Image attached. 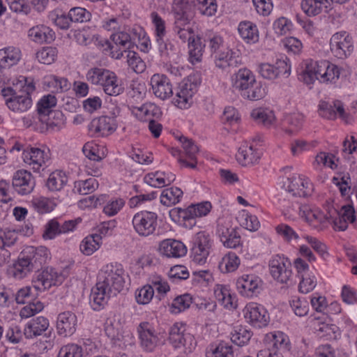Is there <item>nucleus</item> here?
Segmentation results:
<instances>
[{"instance_id":"obj_1","label":"nucleus","mask_w":357,"mask_h":357,"mask_svg":"<svg viewBox=\"0 0 357 357\" xmlns=\"http://www.w3.org/2000/svg\"><path fill=\"white\" fill-rule=\"evenodd\" d=\"M123 273L122 268L107 266L91 290V301L100 306L106 303L110 297L116 296L123 291L125 285Z\"/></svg>"},{"instance_id":"obj_2","label":"nucleus","mask_w":357,"mask_h":357,"mask_svg":"<svg viewBox=\"0 0 357 357\" xmlns=\"http://www.w3.org/2000/svg\"><path fill=\"white\" fill-rule=\"evenodd\" d=\"M35 91L32 81L26 77H20L12 86L4 87L1 91L7 107L14 112L22 114L32 106L31 94Z\"/></svg>"},{"instance_id":"obj_3","label":"nucleus","mask_w":357,"mask_h":357,"mask_svg":"<svg viewBox=\"0 0 357 357\" xmlns=\"http://www.w3.org/2000/svg\"><path fill=\"white\" fill-rule=\"evenodd\" d=\"M48 250L45 246L26 247L14 264L13 275L17 278H24L31 271H39L50 258Z\"/></svg>"},{"instance_id":"obj_4","label":"nucleus","mask_w":357,"mask_h":357,"mask_svg":"<svg viewBox=\"0 0 357 357\" xmlns=\"http://www.w3.org/2000/svg\"><path fill=\"white\" fill-rule=\"evenodd\" d=\"M38 289L40 287L38 286H34L33 289L30 287H26L20 289L17 292L15 295L16 302L18 304H27L20 311L21 317H31L43 309V304L37 299Z\"/></svg>"},{"instance_id":"obj_5","label":"nucleus","mask_w":357,"mask_h":357,"mask_svg":"<svg viewBox=\"0 0 357 357\" xmlns=\"http://www.w3.org/2000/svg\"><path fill=\"white\" fill-rule=\"evenodd\" d=\"M269 267L274 280L287 287L292 284L291 263L288 258L276 255L270 261Z\"/></svg>"},{"instance_id":"obj_6","label":"nucleus","mask_w":357,"mask_h":357,"mask_svg":"<svg viewBox=\"0 0 357 357\" xmlns=\"http://www.w3.org/2000/svg\"><path fill=\"white\" fill-rule=\"evenodd\" d=\"M158 215L155 213L143 211L132 218V225L136 232L142 236L152 234L157 227Z\"/></svg>"},{"instance_id":"obj_7","label":"nucleus","mask_w":357,"mask_h":357,"mask_svg":"<svg viewBox=\"0 0 357 357\" xmlns=\"http://www.w3.org/2000/svg\"><path fill=\"white\" fill-rule=\"evenodd\" d=\"M330 48L335 57L345 59L354 50L352 37L345 31L336 33L331 38Z\"/></svg>"},{"instance_id":"obj_8","label":"nucleus","mask_w":357,"mask_h":357,"mask_svg":"<svg viewBox=\"0 0 357 357\" xmlns=\"http://www.w3.org/2000/svg\"><path fill=\"white\" fill-rule=\"evenodd\" d=\"M211 248L209 235L204 231L196 234L192 240L191 257L193 261L203 264L206 261Z\"/></svg>"},{"instance_id":"obj_9","label":"nucleus","mask_w":357,"mask_h":357,"mask_svg":"<svg viewBox=\"0 0 357 357\" xmlns=\"http://www.w3.org/2000/svg\"><path fill=\"white\" fill-rule=\"evenodd\" d=\"M140 347L146 351H153L158 345L163 344L162 340L148 322H142L137 327Z\"/></svg>"},{"instance_id":"obj_10","label":"nucleus","mask_w":357,"mask_h":357,"mask_svg":"<svg viewBox=\"0 0 357 357\" xmlns=\"http://www.w3.org/2000/svg\"><path fill=\"white\" fill-rule=\"evenodd\" d=\"M197 91V84L190 79H184L178 85L174 104L181 109L188 108L192 102V96Z\"/></svg>"},{"instance_id":"obj_11","label":"nucleus","mask_w":357,"mask_h":357,"mask_svg":"<svg viewBox=\"0 0 357 357\" xmlns=\"http://www.w3.org/2000/svg\"><path fill=\"white\" fill-rule=\"evenodd\" d=\"M185 331L182 323L174 324L169 330V340L175 348L183 347L191 350L193 347V337L190 333H185Z\"/></svg>"},{"instance_id":"obj_12","label":"nucleus","mask_w":357,"mask_h":357,"mask_svg":"<svg viewBox=\"0 0 357 357\" xmlns=\"http://www.w3.org/2000/svg\"><path fill=\"white\" fill-rule=\"evenodd\" d=\"M328 66L330 63L328 61L306 62L305 69L301 75V78L307 84L313 83L315 79L321 82V79L324 77L323 74H325Z\"/></svg>"},{"instance_id":"obj_13","label":"nucleus","mask_w":357,"mask_h":357,"mask_svg":"<svg viewBox=\"0 0 357 357\" xmlns=\"http://www.w3.org/2000/svg\"><path fill=\"white\" fill-rule=\"evenodd\" d=\"M111 39L114 45L108 43V47L111 50L112 56L116 59H120L123 56L124 50H130L134 46L130 36L126 32L113 33Z\"/></svg>"},{"instance_id":"obj_14","label":"nucleus","mask_w":357,"mask_h":357,"mask_svg":"<svg viewBox=\"0 0 357 357\" xmlns=\"http://www.w3.org/2000/svg\"><path fill=\"white\" fill-rule=\"evenodd\" d=\"M12 185L18 194L25 195L33 191L36 183L33 176L29 172L18 170L14 174Z\"/></svg>"},{"instance_id":"obj_15","label":"nucleus","mask_w":357,"mask_h":357,"mask_svg":"<svg viewBox=\"0 0 357 357\" xmlns=\"http://www.w3.org/2000/svg\"><path fill=\"white\" fill-rule=\"evenodd\" d=\"M243 313L245 318L255 327L261 328L268 324L269 317L266 310L255 303L247 305Z\"/></svg>"},{"instance_id":"obj_16","label":"nucleus","mask_w":357,"mask_h":357,"mask_svg":"<svg viewBox=\"0 0 357 357\" xmlns=\"http://www.w3.org/2000/svg\"><path fill=\"white\" fill-rule=\"evenodd\" d=\"M311 183L304 182L301 178H283L282 188L293 196L306 197L311 195L312 188Z\"/></svg>"},{"instance_id":"obj_17","label":"nucleus","mask_w":357,"mask_h":357,"mask_svg":"<svg viewBox=\"0 0 357 357\" xmlns=\"http://www.w3.org/2000/svg\"><path fill=\"white\" fill-rule=\"evenodd\" d=\"M174 24L178 32L182 31L185 25L189 24L195 15V6L188 1H181L174 8Z\"/></svg>"},{"instance_id":"obj_18","label":"nucleus","mask_w":357,"mask_h":357,"mask_svg":"<svg viewBox=\"0 0 357 357\" xmlns=\"http://www.w3.org/2000/svg\"><path fill=\"white\" fill-rule=\"evenodd\" d=\"M77 324L76 315L70 311L60 313L57 317L56 329L59 335L70 336L76 331Z\"/></svg>"},{"instance_id":"obj_19","label":"nucleus","mask_w":357,"mask_h":357,"mask_svg":"<svg viewBox=\"0 0 357 357\" xmlns=\"http://www.w3.org/2000/svg\"><path fill=\"white\" fill-rule=\"evenodd\" d=\"M211 209V204L209 202H204L197 204H192L185 209L177 208L170 211V215L175 214L179 218H186V217L196 216L200 218L206 215Z\"/></svg>"},{"instance_id":"obj_20","label":"nucleus","mask_w":357,"mask_h":357,"mask_svg":"<svg viewBox=\"0 0 357 357\" xmlns=\"http://www.w3.org/2000/svg\"><path fill=\"white\" fill-rule=\"evenodd\" d=\"M151 85L155 96L165 100L173 94L172 86L166 75L155 74L151 78Z\"/></svg>"},{"instance_id":"obj_21","label":"nucleus","mask_w":357,"mask_h":357,"mask_svg":"<svg viewBox=\"0 0 357 357\" xmlns=\"http://www.w3.org/2000/svg\"><path fill=\"white\" fill-rule=\"evenodd\" d=\"M89 130L97 136H104L116 130L114 119L103 116L93 119L89 123Z\"/></svg>"},{"instance_id":"obj_22","label":"nucleus","mask_w":357,"mask_h":357,"mask_svg":"<svg viewBox=\"0 0 357 357\" xmlns=\"http://www.w3.org/2000/svg\"><path fill=\"white\" fill-rule=\"evenodd\" d=\"M159 250L161 254L167 257L178 258L187 252L185 245L181 241L174 239H165L160 243Z\"/></svg>"},{"instance_id":"obj_23","label":"nucleus","mask_w":357,"mask_h":357,"mask_svg":"<svg viewBox=\"0 0 357 357\" xmlns=\"http://www.w3.org/2000/svg\"><path fill=\"white\" fill-rule=\"evenodd\" d=\"M22 158L24 161L29 165H33V169L39 172L43 165L50 159L47 153L38 148H30L23 152Z\"/></svg>"},{"instance_id":"obj_24","label":"nucleus","mask_w":357,"mask_h":357,"mask_svg":"<svg viewBox=\"0 0 357 357\" xmlns=\"http://www.w3.org/2000/svg\"><path fill=\"white\" fill-rule=\"evenodd\" d=\"M49 327V321L44 317H37L31 320L24 330V336L28 338H33L41 335Z\"/></svg>"},{"instance_id":"obj_25","label":"nucleus","mask_w":357,"mask_h":357,"mask_svg":"<svg viewBox=\"0 0 357 357\" xmlns=\"http://www.w3.org/2000/svg\"><path fill=\"white\" fill-rule=\"evenodd\" d=\"M37 272L33 278V282H40L44 289H49L53 285H56L58 282H61V276L52 267H47L41 272Z\"/></svg>"},{"instance_id":"obj_26","label":"nucleus","mask_w":357,"mask_h":357,"mask_svg":"<svg viewBox=\"0 0 357 357\" xmlns=\"http://www.w3.org/2000/svg\"><path fill=\"white\" fill-rule=\"evenodd\" d=\"M28 36L36 43H50L54 40V33L47 26H36L29 30Z\"/></svg>"},{"instance_id":"obj_27","label":"nucleus","mask_w":357,"mask_h":357,"mask_svg":"<svg viewBox=\"0 0 357 357\" xmlns=\"http://www.w3.org/2000/svg\"><path fill=\"white\" fill-rule=\"evenodd\" d=\"M104 92L109 96H116L123 92V87L119 84L116 75L109 70L101 85Z\"/></svg>"},{"instance_id":"obj_28","label":"nucleus","mask_w":357,"mask_h":357,"mask_svg":"<svg viewBox=\"0 0 357 357\" xmlns=\"http://www.w3.org/2000/svg\"><path fill=\"white\" fill-rule=\"evenodd\" d=\"M56 105V98L54 95L48 94L44 96L38 102L37 111L38 114L42 116H51L54 114L62 116L60 112H53L51 109Z\"/></svg>"},{"instance_id":"obj_29","label":"nucleus","mask_w":357,"mask_h":357,"mask_svg":"<svg viewBox=\"0 0 357 357\" xmlns=\"http://www.w3.org/2000/svg\"><path fill=\"white\" fill-rule=\"evenodd\" d=\"M241 96L250 100H257L263 98L266 94V89L264 84L260 82H252L241 92Z\"/></svg>"},{"instance_id":"obj_30","label":"nucleus","mask_w":357,"mask_h":357,"mask_svg":"<svg viewBox=\"0 0 357 357\" xmlns=\"http://www.w3.org/2000/svg\"><path fill=\"white\" fill-rule=\"evenodd\" d=\"M241 96L250 100H257L263 98L266 94V89L264 84L260 82H252L241 92Z\"/></svg>"},{"instance_id":"obj_31","label":"nucleus","mask_w":357,"mask_h":357,"mask_svg":"<svg viewBox=\"0 0 357 357\" xmlns=\"http://www.w3.org/2000/svg\"><path fill=\"white\" fill-rule=\"evenodd\" d=\"M314 326L315 333L320 337H326L327 340H335L340 335V329L335 324L315 321Z\"/></svg>"},{"instance_id":"obj_32","label":"nucleus","mask_w":357,"mask_h":357,"mask_svg":"<svg viewBox=\"0 0 357 357\" xmlns=\"http://www.w3.org/2000/svg\"><path fill=\"white\" fill-rule=\"evenodd\" d=\"M273 337V346L277 348L276 351H271L270 349H262L257 353V357H283L280 349H287L288 344L286 342V338L283 334L274 335Z\"/></svg>"},{"instance_id":"obj_33","label":"nucleus","mask_w":357,"mask_h":357,"mask_svg":"<svg viewBox=\"0 0 357 357\" xmlns=\"http://www.w3.org/2000/svg\"><path fill=\"white\" fill-rule=\"evenodd\" d=\"M255 78L252 72L246 68L240 69L235 75V78L233 79V87L239 91L246 89L252 82H255Z\"/></svg>"},{"instance_id":"obj_34","label":"nucleus","mask_w":357,"mask_h":357,"mask_svg":"<svg viewBox=\"0 0 357 357\" xmlns=\"http://www.w3.org/2000/svg\"><path fill=\"white\" fill-rule=\"evenodd\" d=\"M236 160L242 166L252 165L258 162L260 158L259 154L255 152L252 146L249 147L239 148L236 155Z\"/></svg>"},{"instance_id":"obj_35","label":"nucleus","mask_w":357,"mask_h":357,"mask_svg":"<svg viewBox=\"0 0 357 357\" xmlns=\"http://www.w3.org/2000/svg\"><path fill=\"white\" fill-rule=\"evenodd\" d=\"M206 46L205 40L198 36L190 37L188 39L189 54L191 61H200L204 48Z\"/></svg>"},{"instance_id":"obj_36","label":"nucleus","mask_w":357,"mask_h":357,"mask_svg":"<svg viewBox=\"0 0 357 357\" xmlns=\"http://www.w3.org/2000/svg\"><path fill=\"white\" fill-rule=\"evenodd\" d=\"M20 59V51L15 47H7L0 50V65L10 67L16 64Z\"/></svg>"},{"instance_id":"obj_37","label":"nucleus","mask_w":357,"mask_h":357,"mask_svg":"<svg viewBox=\"0 0 357 357\" xmlns=\"http://www.w3.org/2000/svg\"><path fill=\"white\" fill-rule=\"evenodd\" d=\"M238 33L241 38L247 43H256L258 41L259 35L256 25L250 22H242L238 25Z\"/></svg>"},{"instance_id":"obj_38","label":"nucleus","mask_w":357,"mask_h":357,"mask_svg":"<svg viewBox=\"0 0 357 357\" xmlns=\"http://www.w3.org/2000/svg\"><path fill=\"white\" fill-rule=\"evenodd\" d=\"M259 280L254 275H243L236 282L237 289L241 294H247L248 292H254L258 287Z\"/></svg>"},{"instance_id":"obj_39","label":"nucleus","mask_w":357,"mask_h":357,"mask_svg":"<svg viewBox=\"0 0 357 357\" xmlns=\"http://www.w3.org/2000/svg\"><path fill=\"white\" fill-rule=\"evenodd\" d=\"M68 181L65 173L61 171H55L51 173L47 178L46 185L51 191L61 190Z\"/></svg>"},{"instance_id":"obj_40","label":"nucleus","mask_w":357,"mask_h":357,"mask_svg":"<svg viewBox=\"0 0 357 357\" xmlns=\"http://www.w3.org/2000/svg\"><path fill=\"white\" fill-rule=\"evenodd\" d=\"M101 240L100 234H95L87 236L80 244V250L86 255H91L99 248Z\"/></svg>"},{"instance_id":"obj_41","label":"nucleus","mask_w":357,"mask_h":357,"mask_svg":"<svg viewBox=\"0 0 357 357\" xmlns=\"http://www.w3.org/2000/svg\"><path fill=\"white\" fill-rule=\"evenodd\" d=\"M182 195L183 191L178 188H167L162 192L160 202L167 206L176 204L180 201Z\"/></svg>"},{"instance_id":"obj_42","label":"nucleus","mask_w":357,"mask_h":357,"mask_svg":"<svg viewBox=\"0 0 357 357\" xmlns=\"http://www.w3.org/2000/svg\"><path fill=\"white\" fill-rule=\"evenodd\" d=\"M206 357H233V351L231 346L228 343L222 342L218 345L214 347L211 345L210 349L206 351Z\"/></svg>"},{"instance_id":"obj_43","label":"nucleus","mask_w":357,"mask_h":357,"mask_svg":"<svg viewBox=\"0 0 357 357\" xmlns=\"http://www.w3.org/2000/svg\"><path fill=\"white\" fill-rule=\"evenodd\" d=\"M98 187V181L95 178L91 177L84 181H75L74 190L81 195H88L95 191Z\"/></svg>"},{"instance_id":"obj_44","label":"nucleus","mask_w":357,"mask_h":357,"mask_svg":"<svg viewBox=\"0 0 357 357\" xmlns=\"http://www.w3.org/2000/svg\"><path fill=\"white\" fill-rule=\"evenodd\" d=\"M251 116L257 122L265 126H271L275 121V115L272 111L261 108L252 110Z\"/></svg>"},{"instance_id":"obj_45","label":"nucleus","mask_w":357,"mask_h":357,"mask_svg":"<svg viewBox=\"0 0 357 357\" xmlns=\"http://www.w3.org/2000/svg\"><path fill=\"white\" fill-rule=\"evenodd\" d=\"M127 53V63L128 66L137 73H141L144 71L146 64L139 56L138 54L132 50H124Z\"/></svg>"},{"instance_id":"obj_46","label":"nucleus","mask_w":357,"mask_h":357,"mask_svg":"<svg viewBox=\"0 0 357 357\" xmlns=\"http://www.w3.org/2000/svg\"><path fill=\"white\" fill-rule=\"evenodd\" d=\"M252 332L243 327H239L231 333V340L238 346H243L248 342L252 337Z\"/></svg>"},{"instance_id":"obj_47","label":"nucleus","mask_w":357,"mask_h":357,"mask_svg":"<svg viewBox=\"0 0 357 357\" xmlns=\"http://www.w3.org/2000/svg\"><path fill=\"white\" fill-rule=\"evenodd\" d=\"M58 51L56 48L52 47H43L36 54V58L38 61L44 64H51L53 63L57 56Z\"/></svg>"},{"instance_id":"obj_48","label":"nucleus","mask_w":357,"mask_h":357,"mask_svg":"<svg viewBox=\"0 0 357 357\" xmlns=\"http://www.w3.org/2000/svg\"><path fill=\"white\" fill-rule=\"evenodd\" d=\"M91 14L85 8H73L68 12V17L71 22H86L90 20Z\"/></svg>"},{"instance_id":"obj_49","label":"nucleus","mask_w":357,"mask_h":357,"mask_svg":"<svg viewBox=\"0 0 357 357\" xmlns=\"http://www.w3.org/2000/svg\"><path fill=\"white\" fill-rule=\"evenodd\" d=\"M82 347L72 343L63 346L60 349L57 357H82Z\"/></svg>"},{"instance_id":"obj_50","label":"nucleus","mask_w":357,"mask_h":357,"mask_svg":"<svg viewBox=\"0 0 357 357\" xmlns=\"http://www.w3.org/2000/svg\"><path fill=\"white\" fill-rule=\"evenodd\" d=\"M62 234L61 230V225L56 219L49 220L45 225V230L43 234L44 239L52 240L54 239L57 235Z\"/></svg>"},{"instance_id":"obj_51","label":"nucleus","mask_w":357,"mask_h":357,"mask_svg":"<svg viewBox=\"0 0 357 357\" xmlns=\"http://www.w3.org/2000/svg\"><path fill=\"white\" fill-rule=\"evenodd\" d=\"M240 264L239 258L234 254L229 252L228 256L223 258V261L220 263L219 267L222 272H233Z\"/></svg>"},{"instance_id":"obj_52","label":"nucleus","mask_w":357,"mask_h":357,"mask_svg":"<svg viewBox=\"0 0 357 357\" xmlns=\"http://www.w3.org/2000/svg\"><path fill=\"white\" fill-rule=\"evenodd\" d=\"M109 70L93 68L90 69L86 73V79L93 84L102 85L104 79L107 75Z\"/></svg>"},{"instance_id":"obj_53","label":"nucleus","mask_w":357,"mask_h":357,"mask_svg":"<svg viewBox=\"0 0 357 357\" xmlns=\"http://www.w3.org/2000/svg\"><path fill=\"white\" fill-rule=\"evenodd\" d=\"M154 294V289L151 285H145L135 294L136 301L139 304L149 303Z\"/></svg>"},{"instance_id":"obj_54","label":"nucleus","mask_w":357,"mask_h":357,"mask_svg":"<svg viewBox=\"0 0 357 357\" xmlns=\"http://www.w3.org/2000/svg\"><path fill=\"white\" fill-rule=\"evenodd\" d=\"M217 299L225 307L229 309L236 308V304L234 301V298L225 288H221L220 291H215Z\"/></svg>"},{"instance_id":"obj_55","label":"nucleus","mask_w":357,"mask_h":357,"mask_svg":"<svg viewBox=\"0 0 357 357\" xmlns=\"http://www.w3.org/2000/svg\"><path fill=\"white\" fill-rule=\"evenodd\" d=\"M319 115L328 119H335L336 112L334 109L333 101L332 102L321 100L318 105Z\"/></svg>"},{"instance_id":"obj_56","label":"nucleus","mask_w":357,"mask_h":357,"mask_svg":"<svg viewBox=\"0 0 357 357\" xmlns=\"http://www.w3.org/2000/svg\"><path fill=\"white\" fill-rule=\"evenodd\" d=\"M200 13L207 16L213 15L217 10L215 0H197Z\"/></svg>"},{"instance_id":"obj_57","label":"nucleus","mask_w":357,"mask_h":357,"mask_svg":"<svg viewBox=\"0 0 357 357\" xmlns=\"http://www.w3.org/2000/svg\"><path fill=\"white\" fill-rule=\"evenodd\" d=\"M301 8L309 16H315L322 10V7L315 0H303Z\"/></svg>"},{"instance_id":"obj_58","label":"nucleus","mask_w":357,"mask_h":357,"mask_svg":"<svg viewBox=\"0 0 357 357\" xmlns=\"http://www.w3.org/2000/svg\"><path fill=\"white\" fill-rule=\"evenodd\" d=\"M290 305L296 315L303 317L307 314L309 306L306 301L297 298L290 302Z\"/></svg>"},{"instance_id":"obj_59","label":"nucleus","mask_w":357,"mask_h":357,"mask_svg":"<svg viewBox=\"0 0 357 357\" xmlns=\"http://www.w3.org/2000/svg\"><path fill=\"white\" fill-rule=\"evenodd\" d=\"M192 303V297L190 294H185L182 296H177L172 303V307L177 309L176 312H180L188 308Z\"/></svg>"},{"instance_id":"obj_60","label":"nucleus","mask_w":357,"mask_h":357,"mask_svg":"<svg viewBox=\"0 0 357 357\" xmlns=\"http://www.w3.org/2000/svg\"><path fill=\"white\" fill-rule=\"evenodd\" d=\"M286 121L287 123L291 127L290 129H287L286 132L292 135L294 132L298 131L303 125V116L301 114H293L289 116Z\"/></svg>"},{"instance_id":"obj_61","label":"nucleus","mask_w":357,"mask_h":357,"mask_svg":"<svg viewBox=\"0 0 357 357\" xmlns=\"http://www.w3.org/2000/svg\"><path fill=\"white\" fill-rule=\"evenodd\" d=\"M179 140L188 158L192 160H195V154L199 151L198 146L191 139L185 137H181Z\"/></svg>"},{"instance_id":"obj_62","label":"nucleus","mask_w":357,"mask_h":357,"mask_svg":"<svg viewBox=\"0 0 357 357\" xmlns=\"http://www.w3.org/2000/svg\"><path fill=\"white\" fill-rule=\"evenodd\" d=\"M234 228H232L231 222L224 218H220L218 220L217 234L220 239L228 236L229 233L234 232Z\"/></svg>"},{"instance_id":"obj_63","label":"nucleus","mask_w":357,"mask_h":357,"mask_svg":"<svg viewBox=\"0 0 357 357\" xmlns=\"http://www.w3.org/2000/svg\"><path fill=\"white\" fill-rule=\"evenodd\" d=\"M340 70L334 64L330 63V66L327 68L325 74L324 75L323 79H321V82H335L340 77Z\"/></svg>"},{"instance_id":"obj_64","label":"nucleus","mask_w":357,"mask_h":357,"mask_svg":"<svg viewBox=\"0 0 357 357\" xmlns=\"http://www.w3.org/2000/svg\"><path fill=\"white\" fill-rule=\"evenodd\" d=\"M275 68L278 77L280 75L288 77L290 75L291 66L289 64V60L287 57L278 59Z\"/></svg>"}]
</instances>
